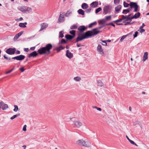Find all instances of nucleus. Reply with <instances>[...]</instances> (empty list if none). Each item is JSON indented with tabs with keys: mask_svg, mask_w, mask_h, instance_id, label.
I'll list each match as a JSON object with an SVG mask.
<instances>
[{
	"mask_svg": "<svg viewBox=\"0 0 149 149\" xmlns=\"http://www.w3.org/2000/svg\"><path fill=\"white\" fill-rule=\"evenodd\" d=\"M53 47L52 45L50 43H48L46 45L45 47H42L39 49L37 52L34 51L29 54L28 56L29 58L35 57L37 56L38 54L40 55H48L50 53V50Z\"/></svg>",
	"mask_w": 149,
	"mask_h": 149,
	"instance_id": "f257e3e1",
	"label": "nucleus"
},
{
	"mask_svg": "<svg viewBox=\"0 0 149 149\" xmlns=\"http://www.w3.org/2000/svg\"><path fill=\"white\" fill-rule=\"evenodd\" d=\"M139 7V6L137 4V3L131 2L130 3V7L127 9H124L123 10L122 13L125 14L129 13L132 8H134V12H136L139 10H138Z\"/></svg>",
	"mask_w": 149,
	"mask_h": 149,
	"instance_id": "f03ea898",
	"label": "nucleus"
},
{
	"mask_svg": "<svg viewBox=\"0 0 149 149\" xmlns=\"http://www.w3.org/2000/svg\"><path fill=\"white\" fill-rule=\"evenodd\" d=\"M90 31H87L84 33L80 32L78 34V37L76 39L75 42L80 41L84 39L89 38L88 33Z\"/></svg>",
	"mask_w": 149,
	"mask_h": 149,
	"instance_id": "7ed1b4c3",
	"label": "nucleus"
},
{
	"mask_svg": "<svg viewBox=\"0 0 149 149\" xmlns=\"http://www.w3.org/2000/svg\"><path fill=\"white\" fill-rule=\"evenodd\" d=\"M19 10L24 13H27L31 12L32 9L31 8L27 6H22L19 8Z\"/></svg>",
	"mask_w": 149,
	"mask_h": 149,
	"instance_id": "20e7f679",
	"label": "nucleus"
},
{
	"mask_svg": "<svg viewBox=\"0 0 149 149\" xmlns=\"http://www.w3.org/2000/svg\"><path fill=\"white\" fill-rule=\"evenodd\" d=\"M77 144L79 146L86 147H89L91 146V144L82 139L78 141H77Z\"/></svg>",
	"mask_w": 149,
	"mask_h": 149,
	"instance_id": "39448f33",
	"label": "nucleus"
},
{
	"mask_svg": "<svg viewBox=\"0 0 149 149\" xmlns=\"http://www.w3.org/2000/svg\"><path fill=\"white\" fill-rule=\"evenodd\" d=\"M90 31L88 33L89 38L92 37L93 36L96 35L97 34V29L96 28L93 29L91 31Z\"/></svg>",
	"mask_w": 149,
	"mask_h": 149,
	"instance_id": "423d86ee",
	"label": "nucleus"
},
{
	"mask_svg": "<svg viewBox=\"0 0 149 149\" xmlns=\"http://www.w3.org/2000/svg\"><path fill=\"white\" fill-rule=\"evenodd\" d=\"M16 49L15 48H10L6 49V52L9 55H13L15 53Z\"/></svg>",
	"mask_w": 149,
	"mask_h": 149,
	"instance_id": "0eeeda50",
	"label": "nucleus"
},
{
	"mask_svg": "<svg viewBox=\"0 0 149 149\" xmlns=\"http://www.w3.org/2000/svg\"><path fill=\"white\" fill-rule=\"evenodd\" d=\"M103 10V14L104 15L107 14L108 13L111 12V9L110 8V6L109 5L105 6L104 7Z\"/></svg>",
	"mask_w": 149,
	"mask_h": 149,
	"instance_id": "6e6552de",
	"label": "nucleus"
},
{
	"mask_svg": "<svg viewBox=\"0 0 149 149\" xmlns=\"http://www.w3.org/2000/svg\"><path fill=\"white\" fill-rule=\"evenodd\" d=\"M0 105L1 108L3 110H6L8 108V105L7 104L4 103L3 101L0 102Z\"/></svg>",
	"mask_w": 149,
	"mask_h": 149,
	"instance_id": "1a4fd4ad",
	"label": "nucleus"
},
{
	"mask_svg": "<svg viewBox=\"0 0 149 149\" xmlns=\"http://www.w3.org/2000/svg\"><path fill=\"white\" fill-rule=\"evenodd\" d=\"M87 28L84 25L79 26L78 28V30L80 33H83L84 31L86 30Z\"/></svg>",
	"mask_w": 149,
	"mask_h": 149,
	"instance_id": "9d476101",
	"label": "nucleus"
},
{
	"mask_svg": "<svg viewBox=\"0 0 149 149\" xmlns=\"http://www.w3.org/2000/svg\"><path fill=\"white\" fill-rule=\"evenodd\" d=\"M97 51L100 52V54L103 56V54H104L103 50L102 48V46L100 45H98L97 47Z\"/></svg>",
	"mask_w": 149,
	"mask_h": 149,
	"instance_id": "9b49d317",
	"label": "nucleus"
},
{
	"mask_svg": "<svg viewBox=\"0 0 149 149\" xmlns=\"http://www.w3.org/2000/svg\"><path fill=\"white\" fill-rule=\"evenodd\" d=\"M41 28L39 31H40L48 26V24L47 23H44L41 24Z\"/></svg>",
	"mask_w": 149,
	"mask_h": 149,
	"instance_id": "f8f14e48",
	"label": "nucleus"
},
{
	"mask_svg": "<svg viewBox=\"0 0 149 149\" xmlns=\"http://www.w3.org/2000/svg\"><path fill=\"white\" fill-rule=\"evenodd\" d=\"M66 56L69 58H71L73 56V54L69 52V50H67L66 51Z\"/></svg>",
	"mask_w": 149,
	"mask_h": 149,
	"instance_id": "ddd939ff",
	"label": "nucleus"
},
{
	"mask_svg": "<svg viewBox=\"0 0 149 149\" xmlns=\"http://www.w3.org/2000/svg\"><path fill=\"white\" fill-rule=\"evenodd\" d=\"M25 58V56L20 55L18 56H16L17 60V61H21L24 60Z\"/></svg>",
	"mask_w": 149,
	"mask_h": 149,
	"instance_id": "4468645a",
	"label": "nucleus"
},
{
	"mask_svg": "<svg viewBox=\"0 0 149 149\" xmlns=\"http://www.w3.org/2000/svg\"><path fill=\"white\" fill-rule=\"evenodd\" d=\"M65 38H66V40L68 41V40H72L74 37V36H72L70 34H67L65 36Z\"/></svg>",
	"mask_w": 149,
	"mask_h": 149,
	"instance_id": "2eb2a0df",
	"label": "nucleus"
},
{
	"mask_svg": "<svg viewBox=\"0 0 149 149\" xmlns=\"http://www.w3.org/2000/svg\"><path fill=\"white\" fill-rule=\"evenodd\" d=\"M64 15L60 14L58 20V22H63L64 21Z\"/></svg>",
	"mask_w": 149,
	"mask_h": 149,
	"instance_id": "dca6fc26",
	"label": "nucleus"
},
{
	"mask_svg": "<svg viewBox=\"0 0 149 149\" xmlns=\"http://www.w3.org/2000/svg\"><path fill=\"white\" fill-rule=\"evenodd\" d=\"M74 125L77 128H79L80 127H81L82 125V123L81 122L78 121H74Z\"/></svg>",
	"mask_w": 149,
	"mask_h": 149,
	"instance_id": "f3484780",
	"label": "nucleus"
},
{
	"mask_svg": "<svg viewBox=\"0 0 149 149\" xmlns=\"http://www.w3.org/2000/svg\"><path fill=\"white\" fill-rule=\"evenodd\" d=\"M98 5V3L97 1L93 2L91 4V7L93 8L96 7Z\"/></svg>",
	"mask_w": 149,
	"mask_h": 149,
	"instance_id": "a211bd4d",
	"label": "nucleus"
},
{
	"mask_svg": "<svg viewBox=\"0 0 149 149\" xmlns=\"http://www.w3.org/2000/svg\"><path fill=\"white\" fill-rule=\"evenodd\" d=\"M23 32L24 31H22L18 33L15 36L14 38L17 39L23 33Z\"/></svg>",
	"mask_w": 149,
	"mask_h": 149,
	"instance_id": "6ab92c4d",
	"label": "nucleus"
},
{
	"mask_svg": "<svg viewBox=\"0 0 149 149\" xmlns=\"http://www.w3.org/2000/svg\"><path fill=\"white\" fill-rule=\"evenodd\" d=\"M65 47L60 46L59 47H57L55 48V49L57 51V52H60L61 50L64 49Z\"/></svg>",
	"mask_w": 149,
	"mask_h": 149,
	"instance_id": "aec40b11",
	"label": "nucleus"
},
{
	"mask_svg": "<svg viewBox=\"0 0 149 149\" xmlns=\"http://www.w3.org/2000/svg\"><path fill=\"white\" fill-rule=\"evenodd\" d=\"M148 52H146L144 53L143 56V61H145L146 60L148 59Z\"/></svg>",
	"mask_w": 149,
	"mask_h": 149,
	"instance_id": "412c9836",
	"label": "nucleus"
},
{
	"mask_svg": "<svg viewBox=\"0 0 149 149\" xmlns=\"http://www.w3.org/2000/svg\"><path fill=\"white\" fill-rule=\"evenodd\" d=\"M27 24L26 22L24 23H20L19 24V26L22 28H25L26 27V25Z\"/></svg>",
	"mask_w": 149,
	"mask_h": 149,
	"instance_id": "4be33fe9",
	"label": "nucleus"
},
{
	"mask_svg": "<svg viewBox=\"0 0 149 149\" xmlns=\"http://www.w3.org/2000/svg\"><path fill=\"white\" fill-rule=\"evenodd\" d=\"M78 13L82 15H84L85 14L84 11L81 9H79L77 11Z\"/></svg>",
	"mask_w": 149,
	"mask_h": 149,
	"instance_id": "5701e85b",
	"label": "nucleus"
},
{
	"mask_svg": "<svg viewBox=\"0 0 149 149\" xmlns=\"http://www.w3.org/2000/svg\"><path fill=\"white\" fill-rule=\"evenodd\" d=\"M67 42V40H65L64 39H62L61 40V41L59 42L58 44L60 45L62 44H65Z\"/></svg>",
	"mask_w": 149,
	"mask_h": 149,
	"instance_id": "b1692460",
	"label": "nucleus"
},
{
	"mask_svg": "<svg viewBox=\"0 0 149 149\" xmlns=\"http://www.w3.org/2000/svg\"><path fill=\"white\" fill-rule=\"evenodd\" d=\"M126 137L127 139L130 141V142L132 144L134 145H135L137 146H138V145L133 141L130 140L127 135H126Z\"/></svg>",
	"mask_w": 149,
	"mask_h": 149,
	"instance_id": "393cba45",
	"label": "nucleus"
},
{
	"mask_svg": "<svg viewBox=\"0 0 149 149\" xmlns=\"http://www.w3.org/2000/svg\"><path fill=\"white\" fill-rule=\"evenodd\" d=\"M88 4L85 3H83L81 5V8L84 9H86L88 7Z\"/></svg>",
	"mask_w": 149,
	"mask_h": 149,
	"instance_id": "a878e982",
	"label": "nucleus"
},
{
	"mask_svg": "<svg viewBox=\"0 0 149 149\" xmlns=\"http://www.w3.org/2000/svg\"><path fill=\"white\" fill-rule=\"evenodd\" d=\"M121 17L122 18L121 19H119L113 21V22L114 23H115L116 24V23H118V22H121L123 20H124V19H123V17H122V15L121 16Z\"/></svg>",
	"mask_w": 149,
	"mask_h": 149,
	"instance_id": "bb28decb",
	"label": "nucleus"
},
{
	"mask_svg": "<svg viewBox=\"0 0 149 149\" xmlns=\"http://www.w3.org/2000/svg\"><path fill=\"white\" fill-rule=\"evenodd\" d=\"M121 5H119L116 6L115 8V10L117 12H118L121 8Z\"/></svg>",
	"mask_w": 149,
	"mask_h": 149,
	"instance_id": "cd10ccee",
	"label": "nucleus"
},
{
	"mask_svg": "<svg viewBox=\"0 0 149 149\" xmlns=\"http://www.w3.org/2000/svg\"><path fill=\"white\" fill-rule=\"evenodd\" d=\"M76 31L74 30H72L71 31H70L69 32V33L71 34V36H74V37H75L76 35Z\"/></svg>",
	"mask_w": 149,
	"mask_h": 149,
	"instance_id": "c85d7f7f",
	"label": "nucleus"
},
{
	"mask_svg": "<svg viewBox=\"0 0 149 149\" xmlns=\"http://www.w3.org/2000/svg\"><path fill=\"white\" fill-rule=\"evenodd\" d=\"M72 12L71 11L68 10L65 14V16L66 17H68L71 15Z\"/></svg>",
	"mask_w": 149,
	"mask_h": 149,
	"instance_id": "c756f323",
	"label": "nucleus"
},
{
	"mask_svg": "<svg viewBox=\"0 0 149 149\" xmlns=\"http://www.w3.org/2000/svg\"><path fill=\"white\" fill-rule=\"evenodd\" d=\"M105 22V20L104 19H101L99 22V25H105L106 24H104Z\"/></svg>",
	"mask_w": 149,
	"mask_h": 149,
	"instance_id": "7c9ffc66",
	"label": "nucleus"
},
{
	"mask_svg": "<svg viewBox=\"0 0 149 149\" xmlns=\"http://www.w3.org/2000/svg\"><path fill=\"white\" fill-rule=\"evenodd\" d=\"M97 83L98 85L100 86H102L103 85V84L100 80H97Z\"/></svg>",
	"mask_w": 149,
	"mask_h": 149,
	"instance_id": "2f4dec72",
	"label": "nucleus"
},
{
	"mask_svg": "<svg viewBox=\"0 0 149 149\" xmlns=\"http://www.w3.org/2000/svg\"><path fill=\"white\" fill-rule=\"evenodd\" d=\"M141 15V14L139 12H138L135 14L134 15L135 19H136L139 18Z\"/></svg>",
	"mask_w": 149,
	"mask_h": 149,
	"instance_id": "473e14b6",
	"label": "nucleus"
},
{
	"mask_svg": "<svg viewBox=\"0 0 149 149\" xmlns=\"http://www.w3.org/2000/svg\"><path fill=\"white\" fill-rule=\"evenodd\" d=\"M64 37L63 32V31H60L59 33V38H62Z\"/></svg>",
	"mask_w": 149,
	"mask_h": 149,
	"instance_id": "72a5a7b5",
	"label": "nucleus"
},
{
	"mask_svg": "<svg viewBox=\"0 0 149 149\" xmlns=\"http://www.w3.org/2000/svg\"><path fill=\"white\" fill-rule=\"evenodd\" d=\"M97 23L96 21H95L91 23L90 24L88 25V27L89 28H91L92 27V26L94 25H95L97 24Z\"/></svg>",
	"mask_w": 149,
	"mask_h": 149,
	"instance_id": "f704fd0d",
	"label": "nucleus"
},
{
	"mask_svg": "<svg viewBox=\"0 0 149 149\" xmlns=\"http://www.w3.org/2000/svg\"><path fill=\"white\" fill-rule=\"evenodd\" d=\"M123 6L124 7L127 8L129 6H130V3L129 4L124 1L123 2Z\"/></svg>",
	"mask_w": 149,
	"mask_h": 149,
	"instance_id": "c9c22d12",
	"label": "nucleus"
},
{
	"mask_svg": "<svg viewBox=\"0 0 149 149\" xmlns=\"http://www.w3.org/2000/svg\"><path fill=\"white\" fill-rule=\"evenodd\" d=\"M74 79L76 81H78L81 80V78L79 77H74Z\"/></svg>",
	"mask_w": 149,
	"mask_h": 149,
	"instance_id": "e433bc0d",
	"label": "nucleus"
},
{
	"mask_svg": "<svg viewBox=\"0 0 149 149\" xmlns=\"http://www.w3.org/2000/svg\"><path fill=\"white\" fill-rule=\"evenodd\" d=\"M78 26L77 25H75V24H73V25H72L70 27V29H77V28Z\"/></svg>",
	"mask_w": 149,
	"mask_h": 149,
	"instance_id": "4c0bfd02",
	"label": "nucleus"
},
{
	"mask_svg": "<svg viewBox=\"0 0 149 149\" xmlns=\"http://www.w3.org/2000/svg\"><path fill=\"white\" fill-rule=\"evenodd\" d=\"M102 10V8L100 7H99L97 8L95 11V13L96 14L97 13H99V12L101 11Z\"/></svg>",
	"mask_w": 149,
	"mask_h": 149,
	"instance_id": "58836bf2",
	"label": "nucleus"
},
{
	"mask_svg": "<svg viewBox=\"0 0 149 149\" xmlns=\"http://www.w3.org/2000/svg\"><path fill=\"white\" fill-rule=\"evenodd\" d=\"M132 14L129 15H123L122 17H123V19L124 20L126 19L127 17H130V16L132 15Z\"/></svg>",
	"mask_w": 149,
	"mask_h": 149,
	"instance_id": "ea45409f",
	"label": "nucleus"
},
{
	"mask_svg": "<svg viewBox=\"0 0 149 149\" xmlns=\"http://www.w3.org/2000/svg\"><path fill=\"white\" fill-rule=\"evenodd\" d=\"M113 21L111 22L110 23H107V24H106V25H107V26H108V25H111V26L114 27H115V24L113 23Z\"/></svg>",
	"mask_w": 149,
	"mask_h": 149,
	"instance_id": "a19ab883",
	"label": "nucleus"
},
{
	"mask_svg": "<svg viewBox=\"0 0 149 149\" xmlns=\"http://www.w3.org/2000/svg\"><path fill=\"white\" fill-rule=\"evenodd\" d=\"M111 15L106 16L105 17L106 20L107 21L110 20L111 19Z\"/></svg>",
	"mask_w": 149,
	"mask_h": 149,
	"instance_id": "79ce46f5",
	"label": "nucleus"
},
{
	"mask_svg": "<svg viewBox=\"0 0 149 149\" xmlns=\"http://www.w3.org/2000/svg\"><path fill=\"white\" fill-rule=\"evenodd\" d=\"M125 20L123 21V23H124V25H128V24H130V22H128L127 21H126V19Z\"/></svg>",
	"mask_w": 149,
	"mask_h": 149,
	"instance_id": "37998d69",
	"label": "nucleus"
},
{
	"mask_svg": "<svg viewBox=\"0 0 149 149\" xmlns=\"http://www.w3.org/2000/svg\"><path fill=\"white\" fill-rule=\"evenodd\" d=\"M14 109H13V111L15 112L17 111L18 110V107L16 105H14Z\"/></svg>",
	"mask_w": 149,
	"mask_h": 149,
	"instance_id": "c03bdc74",
	"label": "nucleus"
},
{
	"mask_svg": "<svg viewBox=\"0 0 149 149\" xmlns=\"http://www.w3.org/2000/svg\"><path fill=\"white\" fill-rule=\"evenodd\" d=\"M4 58L5 59H6V60L8 61H12L11 60V58H8L5 55L3 56Z\"/></svg>",
	"mask_w": 149,
	"mask_h": 149,
	"instance_id": "a18cd8bd",
	"label": "nucleus"
},
{
	"mask_svg": "<svg viewBox=\"0 0 149 149\" xmlns=\"http://www.w3.org/2000/svg\"><path fill=\"white\" fill-rule=\"evenodd\" d=\"M127 36V35L123 36L120 39V41L122 42L123 40Z\"/></svg>",
	"mask_w": 149,
	"mask_h": 149,
	"instance_id": "49530a36",
	"label": "nucleus"
},
{
	"mask_svg": "<svg viewBox=\"0 0 149 149\" xmlns=\"http://www.w3.org/2000/svg\"><path fill=\"white\" fill-rule=\"evenodd\" d=\"M138 31H136L135 33H134V34L133 35V38H136V37H137V36H138Z\"/></svg>",
	"mask_w": 149,
	"mask_h": 149,
	"instance_id": "de8ad7c7",
	"label": "nucleus"
},
{
	"mask_svg": "<svg viewBox=\"0 0 149 149\" xmlns=\"http://www.w3.org/2000/svg\"><path fill=\"white\" fill-rule=\"evenodd\" d=\"M91 8L88 9H86L85 10V12L86 13H89L91 12Z\"/></svg>",
	"mask_w": 149,
	"mask_h": 149,
	"instance_id": "09e8293b",
	"label": "nucleus"
},
{
	"mask_svg": "<svg viewBox=\"0 0 149 149\" xmlns=\"http://www.w3.org/2000/svg\"><path fill=\"white\" fill-rule=\"evenodd\" d=\"M102 25V26H100L99 27L96 28L97 29V30L100 29L102 28H103V27H104L105 26H106V24L105 25Z\"/></svg>",
	"mask_w": 149,
	"mask_h": 149,
	"instance_id": "8fccbe9b",
	"label": "nucleus"
},
{
	"mask_svg": "<svg viewBox=\"0 0 149 149\" xmlns=\"http://www.w3.org/2000/svg\"><path fill=\"white\" fill-rule=\"evenodd\" d=\"M93 108L96 109H97V110L100 111H101L102 110L101 109V108H99V107H97L96 106L93 107Z\"/></svg>",
	"mask_w": 149,
	"mask_h": 149,
	"instance_id": "3c124183",
	"label": "nucleus"
},
{
	"mask_svg": "<svg viewBox=\"0 0 149 149\" xmlns=\"http://www.w3.org/2000/svg\"><path fill=\"white\" fill-rule=\"evenodd\" d=\"M126 21H127L128 22H130V23L131 22L132 20L130 18V17H127V18L126 19Z\"/></svg>",
	"mask_w": 149,
	"mask_h": 149,
	"instance_id": "603ef678",
	"label": "nucleus"
},
{
	"mask_svg": "<svg viewBox=\"0 0 149 149\" xmlns=\"http://www.w3.org/2000/svg\"><path fill=\"white\" fill-rule=\"evenodd\" d=\"M140 31H139L140 33H142L143 32H144L145 31V30L143 28H139Z\"/></svg>",
	"mask_w": 149,
	"mask_h": 149,
	"instance_id": "864d4df0",
	"label": "nucleus"
},
{
	"mask_svg": "<svg viewBox=\"0 0 149 149\" xmlns=\"http://www.w3.org/2000/svg\"><path fill=\"white\" fill-rule=\"evenodd\" d=\"M120 0H114V3L115 4H116L119 3Z\"/></svg>",
	"mask_w": 149,
	"mask_h": 149,
	"instance_id": "5fc2aeb1",
	"label": "nucleus"
},
{
	"mask_svg": "<svg viewBox=\"0 0 149 149\" xmlns=\"http://www.w3.org/2000/svg\"><path fill=\"white\" fill-rule=\"evenodd\" d=\"M26 125H24L23 128V130L24 131H26Z\"/></svg>",
	"mask_w": 149,
	"mask_h": 149,
	"instance_id": "6e6d98bb",
	"label": "nucleus"
},
{
	"mask_svg": "<svg viewBox=\"0 0 149 149\" xmlns=\"http://www.w3.org/2000/svg\"><path fill=\"white\" fill-rule=\"evenodd\" d=\"M13 68L12 69L10 70H9V71H8L6 72V74H8L9 73H10V72H11L13 71Z\"/></svg>",
	"mask_w": 149,
	"mask_h": 149,
	"instance_id": "4d7b16f0",
	"label": "nucleus"
},
{
	"mask_svg": "<svg viewBox=\"0 0 149 149\" xmlns=\"http://www.w3.org/2000/svg\"><path fill=\"white\" fill-rule=\"evenodd\" d=\"M19 70L21 72H23L24 71V69L23 67L20 68Z\"/></svg>",
	"mask_w": 149,
	"mask_h": 149,
	"instance_id": "13d9d810",
	"label": "nucleus"
},
{
	"mask_svg": "<svg viewBox=\"0 0 149 149\" xmlns=\"http://www.w3.org/2000/svg\"><path fill=\"white\" fill-rule=\"evenodd\" d=\"M101 41L103 43H104L105 44V45L107 46V41L106 40H102L101 39Z\"/></svg>",
	"mask_w": 149,
	"mask_h": 149,
	"instance_id": "bf43d9fd",
	"label": "nucleus"
},
{
	"mask_svg": "<svg viewBox=\"0 0 149 149\" xmlns=\"http://www.w3.org/2000/svg\"><path fill=\"white\" fill-rule=\"evenodd\" d=\"M16 117H17L16 116V115H15L14 116H13L11 117L10 118V119L11 120H13Z\"/></svg>",
	"mask_w": 149,
	"mask_h": 149,
	"instance_id": "052dcab7",
	"label": "nucleus"
},
{
	"mask_svg": "<svg viewBox=\"0 0 149 149\" xmlns=\"http://www.w3.org/2000/svg\"><path fill=\"white\" fill-rule=\"evenodd\" d=\"M137 124H139V126L140 127L142 128V125L141 124V123L139 121H137Z\"/></svg>",
	"mask_w": 149,
	"mask_h": 149,
	"instance_id": "680f3d73",
	"label": "nucleus"
},
{
	"mask_svg": "<svg viewBox=\"0 0 149 149\" xmlns=\"http://www.w3.org/2000/svg\"><path fill=\"white\" fill-rule=\"evenodd\" d=\"M77 47H81V46H83L84 45H82L81 44L77 43Z\"/></svg>",
	"mask_w": 149,
	"mask_h": 149,
	"instance_id": "e2e57ef3",
	"label": "nucleus"
},
{
	"mask_svg": "<svg viewBox=\"0 0 149 149\" xmlns=\"http://www.w3.org/2000/svg\"><path fill=\"white\" fill-rule=\"evenodd\" d=\"M15 52L17 54H20V52L19 50H16Z\"/></svg>",
	"mask_w": 149,
	"mask_h": 149,
	"instance_id": "0e129e2a",
	"label": "nucleus"
},
{
	"mask_svg": "<svg viewBox=\"0 0 149 149\" xmlns=\"http://www.w3.org/2000/svg\"><path fill=\"white\" fill-rule=\"evenodd\" d=\"M145 26V25L144 23H143L142 24V25L140 27V28H143Z\"/></svg>",
	"mask_w": 149,
	"mask_h": 149,
	"instance_id": "69168bd1",
	"label": "nucleus"
},
{
	"mask_svg": "<svg viewBox=\"0 0 149 149\" xmlns=\"http://www.w3.org/2000/svg\"><path fill=\"white\" fill-rule=\"evenodd\" d=\"M24 50L25 52H28L29 51V49L28 48H24Z\"/></svg>",
	"mask_w": 149,
	"mask_h": 149,
	"instance_id": "338daca9",
	"label": "nucleus"
},
{
	"mask_svg": "<svg viewBox=\"0 0 149 149\" xmlns=\"http://www.w3.org/2000/svg\"><path fill=\"white\" fill-rule=\"evenodd\" d=\"M35 48V47H33L30 48V49L31 50H34Z\"/></svg>",
	"mask_w": 149,
	"mask_h": 149,
	"instance_id": "774afa93",
	"label": "nucleus"
}]
</instances>
